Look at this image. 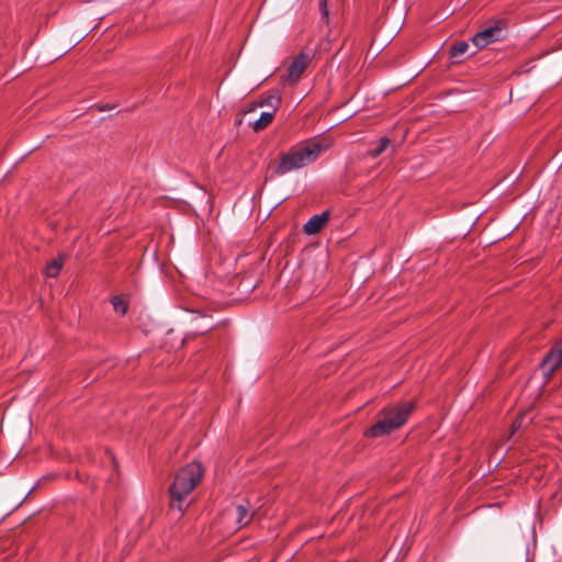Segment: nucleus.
I'll use <instances>...</instances> for the list:
<instances>
[{"label":"nucleus","mask_w":562,"mask_h":562,"mask_svg":"<svg viewBox=\"0 0 562 562\" xmlns=\"http://www.w3.org/2000/svg\"><path fill=\"white\" fill-rule=\"evenodd\" d=\"M203 475L204 469L198 461L181 468L169 486L170 506L177 508L182 514L186 509V498L200 484Z\"/></svg>","instance_id":"nucleus-1"},{"label":"nucleus","mask_w":562,"mask_h":562,"mask_svg":"<svg viewBox=\"0 0 562 562\" xmlns=\"http://www.w3.org/2000/svg\"><path fill=\"white\" fill-rule=\"evenodd\" d=\"M326 148L327 145H323L321 142L314 139L300 143L280 156L276 167V173L283 176L293 170L303 168L316 160Z\"/></svg>","instance_id":"nucleus-2"},{"label":"nucleus","mask_w":562,"mask_h":562,"mask_svg":"<svg viewBox=\"0 0 562 562\" xmlns=\"http://www.w3.org/2000/svg\"><path fill=\"white\" fill-rule=\"evenodd\" d=\"M414 408V401L384 407L378 414L376 422L364 431V436L369 438H379L390 435L407 422Z\"/></svg>","instance_id":"nucleus-3"},{"label":"nucleus","mask_w":562,"mask_h":562,"mask_svg":"<svg viewBox=\"0 0 562 562\" xmlns=\"http://www.w3.org/2000/svg\"><path fill=\"white\" fill-rule=\"evenodd\" d=\"M312 55L301 52L288 67L286 74L282 76L283 82L294 85L297 82L304 70L312 60Z\"/></svg>","instance_id":"nucleus-4"},{"label":"nucleus","mask_w":562,"mask_h":562,"mask_svg":"<svg viewBox=\"0 0 562 562\" xmlns=\"http://www.w3.org/2000/svg\"><path fill=\"white\" fill-rule=\"evenodd\" d=\"M562 364V339L559 340L547 353L541 362V368L547 375H551Z\"/></svg>","instance_id":"nucleus-5"},{"label":"nucleus","mask_w":562,"mask_h":562,"mask_svg":"<svg viewBox=\"0 0 562 562\" xmlns=\"http://www.w3.org/2000/svg\"><path fill=\"white\" fill-rule=\"evenodd\" d=\"M502 33L503 30L499 25H493L476 33L472 37V42L479 49H482L488 44L499 41L502 38Z\"/></svg>","instance_id":"nucleus-6"},{"label":"nucleus","mask_w":562,"mask_h":562,"mask_svg":"<svg viewBox=\"0 0 562 562\" xmlns=\"http://www.w3.org/2000/svg\"><path fill=\"white\" fill-rule=\"evenodd\" d=\"M330 212L324 211L321 214L312 216L303 227V231L307 235L318 234L329 221Z\"/></svg>","instance_id":"nucleus-7"},{"label":"nucleus","mask_w":562,"mask_h":562,"mask_svg":"<svg viewBox=\"0 0 562 562\" xmlns=\"http://www.w3.org/2000/svg\"><path fill=\"white\" fill-rule=\"evenodd\" d=\"M273 117H274V110L268 111V112H262L260 114V117L251 124L252 130L255 132L265 130L266 127H268L271 124Z\"/></svg>","instance_id":"nucleus-8"},{"label":"nucleus","mask_w":562,"mask_h":562,"mask_svg":"<svg viewBox=\"0 0 562 562\" xmlns=\"http://www.w3.org/2000/svg\"><path fill=\"white\" fill-rule=\"evenodd\" d=\"M64 256H58V258L52 260L49 263H47L45 268V274L48 278H56L64 265Z\"/></svg>","instance_id":"nucleus-9"},{"label":"nucleus","mask_w":562,"mask_h":562,"mask_svg":"<svg viewBox=\"0 0 562 562\" xmlns=\"http://www.w3.org/2000/svg\"><path fill=\"white\" fill-rule=\"evenodd\" d=\"M248 503L235 507L236 524L239 527L246 526L250 521L251 517L248 515Z\"/></svg>","instance_id":"nucleus-10"},{"label":"nucleus","mask_w":562,"mask_h":562,"mask_svg":"<svg viewBox=\"0 0 562 562\" xmlns=\"http://www.w3.org/2000/svg\"><path fill=\"white\" fill-rule=\"evenodd\" d=\"M112 305H113V308L116 313L121 314V315H125L127 313V310H128V304H127V301L123 297V296H114L112 300Z\"/></svg>","instance_id":"nucleus-11"},{"label":"nucleus","mask_w":562,"mask_h":562,"mask_svg":"<svg viewBox=\"0 0 562 562\" xmlns=\"http://www.w3.org/2000/svg\"><path fill=\"white\" fill-rule=\"evenodd\" d=\"M469 44L467 42H457L450 48V56L452 58H459L467 53Z\"/></svg>","instance_id":"nucleus-12"},{"label":"nucleus","mask_w":562,"mask_h":562,"mask_svg":"<svg viewBox=\"0 0 562 562\" xmlns=\"http://www.w3.org/2000/svg\"><path fill=\"white\" fill-rule=\"evenodd\" d=\"M390 145V139L386 138V137H382L380 138L379 140V145L375 147V148H372L369 150V154L372 156V157H378L379 155H381L386 148L387 146Z\"/></svg>","instance_id":"nucleus-13"},{"label":"nucleus","mask_w":562,"mask_h":562,"mask_svg":"<svg viewBox=\"0 0 562 562\" xmlns=\"http://www.w3.org/2000/svg\"><path fill=\"white\" fill-rule=\"evenodd\" d=\"M279 103H280V98H278V97H269L265 101H261L260 103L250 106L248 111H254L256 109V106H263V105H270L276 111V108L279 105Z\"/></svg>","instance_id":"nucleus-14"},{"label":"nucleus","mask_w":562,"mask_h":562,"mask_svg":"<svg viewBox=\"0 0 562 562\" xmlns=\"http://www.w3.org/2000/svg\"><path fill=\"white\" fill-rule=\"evenodd\" d=\"M319 10H321L323 20H325L327 22L328 14H329L328 8H327V0H319Z\"/></svg>","instance_id":"nucleus-15"},{"label":"nucleus","mask_w":562,"mask_h":562,"mask_svg":"<svg viewBox=\"0 0 562 562\" xmlns=\"http://www.w3.org/2000/svg\"><path fill=\"white\" fill-rule=\"evenodd\" d=\"M524 417H525V415L522 414L515 419V422L512 425V434H514L516 430H518L521 427Z\"/></svg>","instance_id":"nucleus-16"}]
</instances>
